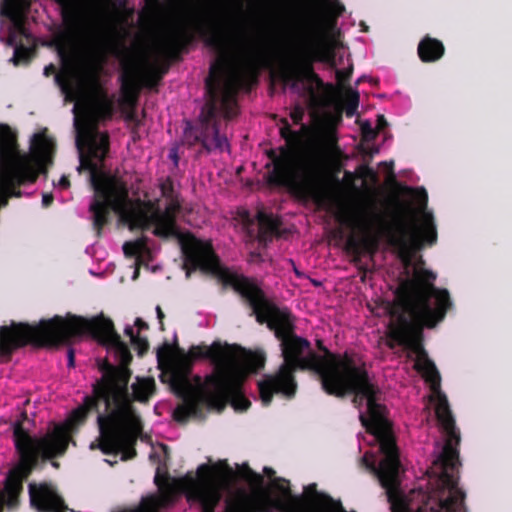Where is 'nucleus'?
I'll return each instance as SVG.
<instances>
[{
    "label": "nucleus",
    "instance_id": "22",
    "mask_svg": "<svg viewBox=\"0 0 512 512\" xmlns=\"http://www.w3.org/2000/svg\"><path fill=\"white\" fill-rule=\"evenodd\" d=\"M417 53L420 60L424 63L436 62L443 57L445 47L440 40L426 35L419 42Z\"/></svg>",
    "mask_w": 512,
    "mask_h": 512
},
{
    "label": "nucleus",
    "instance_id": "14",
    "mask_svg": "<svg viewBox=\"0 0 512 512\" xmlns=\"http://www.w3.org/2000/svg\"><path fill=\"white\" fill-rule=\"evenodd\" d=\"M168 65L164 68L150 67L142 71L138 62L132 58L121 59V93L131 105H135L138 95L143 87L154 88L167 72Z\"/></svg>",
    "mask_w": 512,
    "mask_h": 512
},
{
    "label": "nucleus",
    "instance_id": "13",
    "mask_svg": "<svg viewBox=\"0 0 512 512\" xmlns=\"http://www.w3.org/2000/svg\"><path fill=\"white\" fill-rule=\"evenodd\" d=\"M56 1L64 6L62 17L65 28L54 35L52 43L60 59L67 62L76 49L80 35L95 38L98 32L95 22L82 6L69 0Z\"/></svg>",
    "mask_w": 512,
    "mask_h": 512
},
{
    "label": "nucleus",
    "instance_id": "9",
    "mask_svg": "<svg viewBox=\"0 0 512 512\" xmlns=\"http://www.w3.org/2000/svg\"><path fill=\"white\" fill-rule=\"evenodd\" d=\"M394 203L393 223L384 228V235L388 244L397 251L399 259L408 267L425 244L432 246L436 243V225L433 214L426 210L422 213L419 226L414 221L407 222V216L412 213L411 206L399 199H395Z\"/></svg>",
    "mask_w": 512,
    "mask_h": 512
},
{
    "label": "nucleus",
    "instance_id": "47",
    "mask_svg": "<svg viewBox=\"0 0 512 512\" xmlns=\"http://www.w3.org/2000/svg\"><path fill=\"white\" fill-rule=\"evenodd\" d=\"M124 333L130 337L131 342L133 341V338L138 336V334L134 333L133 327L129 325L125 327Z\"/></svg>",
    "mask_w": 512,
    "mask_h": 512
},
{
    "label": "nucleus",
    "instance_id": "50",
    "mask_svg": "<svg viewBox=\"0 0 512 512\" xmlns=\"http://www.w3.org/2000/svg\"><path fill=\"white\" fill-rule=\"evenodd\" d=\"M171 1L175 4L182 5V4H186L188 0H171Z\"/></svg>",
    "mask_w": 512,
    "mask_h": 512
},
{
    "label": "nucleus",
    "instance_id": "51",
    "mask_svg": "<svg viewBox=\"0 0 512 512\" xmlns=\"http://www.w3.org/2000/svg\"><path fill=\"white\" fill-rule=\"evenodd\" d=\"M114 54L119 57L120 55H124V51H122L118 48H115Z\"/></svg>",
    "mask_w": 512,
    "mask_h": 512
},
{
    "label": "nucleus",
    "instance_id": "6",
    "mask_svg": "<svg viewBox=\"0 0 512 512\" xmlns=\"http://www.w3.org/2000/svg\"><path fill=\"white\" fill-rule=\"evenodd\" d=\"M429 384L435 402V415L445 435L442 452L434 461L439 468L434 487L416 512H467L465 492L459 488L458 468L461 465L458 446L460 431L449 406L447 396L441 391V376L437 367H413Z\"/></svg>",
    "mask_w": 512,
    "mask_h": 512
},
{
    "label": "nucleus",
    "instance_id": "31",
    "mask_svg": "<svg viewBox=\"0 0 512 512\" xmlns=\"http://www.w3.org/2000/svg\"><path fill=\"white\" fill-rule=\"evenodd\" d=\"M239 477L243 480L249 481L250 483H254L257 485H261L263 483V477L254 472L248 464L244 463L238 468Z\"/></svg>",
    "mask_w": 512,
    "mask_h": 512
},
{
    "label": "nucleus",
    "instance_id": "19",
    "mask_svg": "<svg viewBox=\"0 0 512 512\" xmlns=\"http://www.w3.org/2000/svg\"><path fill=\"white\" fill-rule=\"evenodd\" d=\"M194 41V35L186 28H177L161 40L160 52L168 60H178L180 55L187 50V47Z\"/></svg>",
    "mask_w": 512,
    "mask_h": 512
},
{
    "label": "nucleus",
    "instance_id": "2",
    "mask_svg": "<svg viewBox=\"0 0 512 512\" xmlns=\"http://www.w3.org/2000/svg\"><path fill=\"white\" fill-rule=\"evenodd\" d=\"M186 275L197 269L216 276L225 286H231L252 309L256 320L266 324L280 342L283 363L273 374L264 375L258 382L261 402L269 406L274 394L291 399L297 391L296 371H311L318 366V354L306 338L295 333V317L287 307H279L269 299L259 283L244 275H237L220 265L212 243L193 239L182 248Z\"/></svg>",
    "mask_w": 512,
    "mask_h": 512
},
{
    "label": "nucleus",
    "instance_id": "42",
    "mask_svg": "<svg viewBox=\"0 0 512 512\" xmlns=\"http://www.w3.org/2000/svg\"><path fill=\"white\" fill-rule=\"evenodd\" d=\"M68 367L73 368L75 366V353L72 348L67 351Z\"/></svg>",
    "mask_w": 512,
    "mask_h": 512
},
{
    "label": "nucleus",
    "instance_id": "52",
    "mask_svg": "<svg viewBox=\"0 0 512 512\" xmlns=\"http://www.w3.org/2000/svg\"><path fill=\"white\" fill-rule=\"evenodd\" d=\"M365 80V76H362L360 77L357 82H356V85L360 84L361 82H363Z\"/></svg>",
    "mask_w": 512,
    "mask_h": 512
},
{
    "label": "nucleus",
    "instance_id": "53",
    "mask_svg": "<svg viewBox=\"0 0 512 512\" xmlns=\"http://www.w3.org/2000/svg\"><path fill=\"white\" fill-rule=\"evenodd\" d=\"M52 465H53L54 467H56V468H58V467H59V463H58V462H55V461H53V462H52Z\"/></svg>",
    "mask_w": 512,
    "mask_h": 512
},
{
    "label": "nucleus",
    "instance_id": "8",
    "mask_svg": "<svg viewBox=\"0 0 512 512\" xmlns=\"http://www.w3.org/2000/svg\"><path fill=\"white\" fill-rule=\"evenodd\" d=\"M305 46L292 60L285 62L279 69V79L291 88H296L301 82L323 86V81L314 71V62L336 67L335 53L331 46L317 41L320 33V17L316 9L309 8L304 18Z\"/></svg>",
    "mask_w": 512,
    "mask_h": 512
},
{
    "label": "nucleus",
    "instance_id": "23",
    "mask_svg": "<svg viewBox=\"0 0 512 512\" xmlns=\"http://www.w3.org/2000/svg\"><path fill=\"white\" fill-rule=\"evenodd\" d=\"M304 491L307 495L318 498L313 501L310 507L306 506L307 509L320 507L326 512H347L339 500L335 501L331 496L327 494H319L317 492V485L315 483L307 485L304 488Z\"/></svg>",
    "mask_w": 512,
    "mask_h": 512
},
{
    "label": "nucleus",
    "instance_id": "16",
    "mask_svg": "<svg viewBox=\"0 0 512 512\" xmlns=\"http://www.w3.org/2000/svg\"><path fill=\"white\" fill-rule=\"evenodd\" d=\"M273 491L277 494L272 497L268 493L257 495L269 507V512L278 509L281 512H326L320 507L307 509L302 496L292 494L290 482L281 477H275L271 482Z\"/></svg>",
    "mask_w": 512,
    "mask_h": 512
},
{
    "label": "nucleus",
    "instance_id": "35",
    "mask_svg": "<svg viewBox=\"0 0 512 512\" xmlns=\"http://www.w3.org/2000/svg\"><path fill=\"white\" fill-rule=\"evenodd\" d=\"M131 343L137 350L139 356L144 355L149 349V343L145 337H140L138 335L137 337L133 338Z\"/></svg>",
    "mask_w": 512,
    "mask_h": 512
},
{
    "label": "nucleus",
    "instance_id": "25",
    "mask_svg": "<svg viewBox=\"0 0 512 512\" xmlns=\"http://www.w3.org/2000/svg\"><path fill=\"white\" fill-rule=\"evenodd\" d=\"M378 244L379 240L376 236L365 237L362 240L350 236L346 242L348 251L352 252L357 258H359L362 253L373 255L378 249Z\"/></svg>",
    "mask_w": 512,
    "mask_h": 512
},
{
    "label": "nucleus",
    "instance_id": "20",
    "mask_svg": "<svg viewBox=\"0 0 512 512\" xmlns=\"http://www.w3.org/2000/svg\"><path fill=\"white\" fill-rule=\"evenodd\" d=\"M224 512H269V507L257 495L241 491L226 501Z\"/></svg>",
    "mask_w": 512,
    "mask_h": 512
},
{
    "label": "nucleus",
    "instance_id": "40",
    "mask_svg": "<svg viewBox=\"0 0 512 512\" xmlns=\"http://www.w3.org/2000/svg\"><path fill=\"white\" fill-rule=\"evenodd\" d=\"M388 126V123H387V120L386 118L384 117V115H378L377 116V125H376V130L379 132V131H382L384 130L386 127Z\"/></svg>",
    "mask_w": 512,
    "mask_h": 512
},
{
    "label": "nucleus",
    "instance_id": "11",
    "mask_svg": "<svg viewBox=\"0 0 512 512\" xmlns=\"http://www.w3.org/2000/svg\"><path fill=\"white\" fill-rule=\"evenodd\" d=\"M322 389L328 395L337 398H344L352 394V402L357 408L362 407L366 401L369 415V418H366L368 424L373 422L374 426H381V419L385 412V406L378 402L381 391L378 385L371 381L362 359L337 377L326 381Z\"/></svg>",
    "mask_w": 512,
    "mask_h": 512
},
{
    "label": "nucleus",
    "instance_id": "24",
    "mask_svg": "<svg viewBox=\"0 0 512 512\" xmlns=\"http://www.w3.org/2000/svg\"><path fill=\"white\" fill-rule=\"evenodd\" d=\"M258 222V241L266 243L271 241L272 237L278 233L280 221L274 218L272 214H268L263 210H259L256 214Z\"/></svg>",
    "mask_w": 512,
    "mask_h": 512
},
{
    "label": "nucleus",
    "instance_id": "12",
    "mask_svg": "<svg viewBox=\"0 0 512 512\" xmlns=\"http://www.w3.org/2000/svg\"><path fill=\"white\" fill-rule=\"evenodd\" d=\"M360 420L366 430L376 436L380 451L384 455L378 466L374 461L366 462V465L378 478L381 486L386 490L389 499H391L399 486L400 461L395 439L387 427L384 415L379 427L374 426L373 422L368 424L363 414H360Z\"/></svg>",
    "mask_w": 512,
    "mask_h": 512
},
{
    "label": "nucleus",
    "instance_id": "37",
    "mask_svg": "<svg viewBox=\"0 0 512 512\" xmlns=\"http://www.w3.org/2000/svg\"><path fill=\"white\" fill-rule=\"evenodd\" d=\"M404 190L407 191L408 193H414L416 192L418 194V200L419 202H421V204L426 207L427 205V201H428V196H427V192L425 191L424 188H421L419 190H414L408 186H405L404 187Z\"/></svg>",
    "mask_w": 512,
    "mask_h": 512
},
{
    "label": "nucleus",
    "instance_id": "17",
    "mask_svg": "<svg viewBox=\"0 0 512 512\" xmlns=\"http://www.w3.org/2000/svg\"><path fill=\"white\" fill-rule=\"evenodd\" d=\"M316 345L323 352V355L318 354V366L311 368V371L319 376L321 386L361 360V357L356 353L345 351L343 354H337L331 352L322 340H317Z\"/></svg>",
    "mask_w": 512,
    "mask_h": 512
},
{
    "label": "nucleus",
    "instance_id": "38",
    "mask_svg": "<svg viewBox=\"0 0 512 512\" xmlns=\"http://www.w3.org/2000/svg\"><path fill=\"white\" fill-rule=\"evenodd\" d=\"M290 117L294 124H300L304 117V109L297 105L290 113Z\"/></svg>",
    "mask_w": 512,
    "mask_h": 512
},
{
    "label": "nucleus",
    "instance_id": "27",
    "mask_svg": "<svg viewBox=\"0 0 512 512\" xmlns=\"http://www.w3.org/2000/svg\"><path fill=\"white\" fill-rule=\"evenodd\" d=\"M55 75V82L61 88L64 93H70L72 90V84L70 81V77L67 73H57L56 66L54 64H49L44 68V75L50 76Z\"/></svg>",
    "mask_w": 512,
    "mask_h": 512
},
{
    "label": "nucleus",
    "instance_id": "44",
    "mask_svg": "<svg viewBox=\"0 0 512 512\" xmlns=\"http://www.w3.org/2000/svg\"><path fill=\"white\" fill-rule=\"evenodd\" d=\"M58 186L61 187L62 189H67L70 187V180L67 176L63 175L59 182H58Z\"/></svg>",
    "mask_w": 512,
    "mask_h": 512
},
{
    "label": "nucleus",
    "instance_id": "32",
    "mask_svg": "<svg viewBox=\"0 0 512 512\" xmlns=\"http://www.w3.org/2000/svg\"><path fill=\"white\" fill-rule=\"evenodd\" d=\"M282 123L283 126L280 128V135L283 139L286 140V146L292 147V144L299 140V134L298 132L291 129L290 124L286 119H283Z\"/></svg>",
    "mask_w": 512,
    "mask_h": 512
},
{
    "label": "nucleus",
    "instance_id": "34",
    "mask_svg": "<svg viewBox=\"0 0 512 512\" xmlns=\"http://www.w3.org/2000/svg\"><path fill=\"white\" fill-rule=\"evenodd\" d=\"M361 133L365 141H373L376 139L378 131L374 129L368 121H366L361 124Z\"/></svg>",
    "mask_w": 512,
    "mask_h": 512
},
{
    "label": "nucleus",
    "instance_id": "43",
    "mask_svg": "<svg viewBox=\"0 0 512 512\" xmlns=\"http://www.w3.org/2000/svg\"><path fill=\"white\" fill-rule=\"evenodd\" d=\"M156 312H157V318H158V320H159V324H160V329H161L162 331H164V330H165V328H164V322H163V319H164L165 315H164V313H163V311H162V309H161V307H160V306H157V307H156Z\"/></svg>",
    "mask_w": 512,
    "mask_h": 512
},
{
    "label": "nucleus",
    "instance_id": "1",
    "mask_svg": "<svg viewBox=\"0 0 512 512\" xmlns=\"http://www.w3.org/2000/svg\"><path fill=\"white\" fill-rule=\"evenodd\" d=\"M8 328L11 332L7 341L13 346V352L27 344L37 348H55L70 343L74 338L89 335L114 354L118 366L108 361L99 366L101 378L92 385L91 395L85 396L83 403L71 412L68 422L71 427H77L86 421L90 413L96 412L99 428L97 447L101 452L105 455L121 453L122 461L135 458V446L143 431V423L133 401L148 402L156 392V383L152 377H137L131 386L132 393L129 392L132 354L112 320L103 314L88 319L68 313L66 317L55 315L35 325L12 321Z\"/></svg>",
    "mask_w": 512,
    "mask_h": 512
},
{
    "label": "nucleus",
    "instance_id": "29",
    "mask_svg": "<svg viewBox=\"0 0 512 512\" xmlns=\"http://www.w3.org/2000/svg\"><path fill=\"white\" fill-rule=\"evenodd\" d=\"M347 97H346V107H345V113L347 117H353L355 113L357 112L359 102H360V95L358 91L352 90L350 87L346 88Z\"/></svg>",
    "mask_w": 512,
    "mask_h": 512
},
{
    "label": "nucleus",
    "instance_id": "18",
    "mask_svg": "<svg viewBox=\"0 0 512 512\" xmlns=\"http://www.w3.org/2000/svg\"><path fill=\"white\" fill-rule=\"evenodd\" d=\"M30 505L37 512H75L69 509L56 488L47 482L28 485Z\"/></svg>",
    "mask_w": 512,
    "mask_h": 512
},
{
    "label": "nucleus",
    "instance_id": "55",
    "mask_svg": "<svg viewBox=\"0 0 512 512\" xmlns=\"http://www.w3.org/2000/svg\"><path fill=\"white\" fill-rule=\"evenodd\" d=\"M94 448H95V444H94V443H92V444H91V449H94Z\"/></svg>",
    "mask_w": 512,
    "mask_h": 512
},
{
    "label": "nucleus",
    "instance_id": "41",
    "mask_svg": "<svg viewBox=\"0 0 512 512\" xmlns=\"http://www.w3.org/2000/svg\"><path fill=\"white\" fill-rule=\"evenodd\" d=\"M54 201V197L51 193L43 194L42 197V205L44 207H49Z\"/></svg>",
    "mask_w": 512,
    "mask_h": 512
},
{
    "label": "nucleus",
    "instance_id": "39",
    "mask_svg": "<svg viewBox=\"0 0 512 512\" xmlns=\"http://www.w3.org/2000/svg\"><path fill=\"white\" fill-rule=\"evenodd\" d=\"M169 159H171L174 163V166L177 167L179 163V155H178V147L174 146L169 150L168 154Z\"/></svg>",
    "mask_w": 512,
    "mask_h": 512
},
{
    "label": "nucleus",
    "instance_id": "7",
    "mask_svg": "<svg viewBox=\"0 0 512 512\" xmlns=\"http://www.w3.org/2000/svg\"><path fill=\"white\" fill-rule=\"evenodd\" d=\"M271 163L265 168L269 186L285 188L299 198L320 200L325 195V166L318 156H304L294 147L281 146L279 154L267 151Z\"/></svg>",
    "mask_w": 512,
    "mask_h": 512
},
{
    "label": "nucleus",
    "instance_id": "15",
    "mask_svg": "<svg viewBox=\"0 0 512 512\" xmlns=\"http://www.w3.org/2000/svg\"><path fill=\"white\" fill-rule=\"evenodd\" d=\"M30 9V0H4L2 12L10 19L14 31L9 35V44L14 46L13 61L16 65L20 63H27L32 55V48L17 44L15 32L28 37L25 22L27 13Z\"/></svg>",
    "mask_w": 512,
    "mask_h": 512
},
{
    "label": "nucleus",
    "instance_id": "36",
    "mask_svg": "<svg viewBox=\"0 0 512 512\" xmlns=\"http://www.w3.org/2000/svg\"><path fill=\"white\" fill-rule=\"evenodd\" d=\"M207 44L216 49H222L225 46V39L220 33L213 32L207 38Z\"/></svg>",
    "mask_w": 512,
    "mask_h": 512
},
{
    "label": "nucleus",
    "instance_id": "49",
    "mask_svg": "<svg viewBox=\"0 0 512 512\" xmlns=\"http://www.w3.org/2000/svg\"><path fill=\"white\" fill-rule=\"evenodd\" d=\"M264 473L268 476V477H274L275 475V471L271 468V467H265L264 468Z\"/></svg>",
    "mask_w": 512,
    "mask_h": 512
},
{
    "label": "nucleus",
    "instance_id": "48",
    "mask_svg": "<svg viewBox=\"0 0 512 512\" xmlns=\"http://www.w3.org/2000/svg\"><path fill=\"white\" fill-rule=\"evenodd\" d=\"M362 170H363L364 177L374 176V171L371 168H369L368 166H363Z\"/></svg>",
    "mask_w": 512,
    "mask_h": 512
},
{
    "label": "nucleus",
    "instance_id": "4",
    "mask_svg": "<svg viewBox=\"0 0 512 512\" xmlns=\"http://www.w3.org/2000/svg\"><path fill=\"white\" fill-rule=\"evenodd\" d=\"M93 188L95 195L90 204V211L98 236L108 223L110 210L118 214L130 230L147 231L153 226L152 233L162 239L179 234L177 214L181 210V203L170 177L159 185L161 196L167 200L164 209L160 208L159 200L130 199L126 183L115 177L101 179Z\"/></svg>",
    "mask_w": 512,
    "mask_h": 512
},
{
    "label": "nucleus",
    "instance_id": "28",
    "mask_svg": "<svg viewBox=\"0 0 512 512\" xmlns=\"http://www.w3.org/2000/svg\"><path fill=\"white\" fill-rule=\"evenodd\" d=\"M265 356L258 352H246L243 349V362L251 369L257 371L264 367Z\"/></svg>",
    "mask_w": 512,
    "mask_h": 512
},
{
    "label": "nucleus",
    "instance_id": "26",
    "mask_svg": "<svg viewBox=\"0 0 512 512\" xmlns=\"http://www.w3.org/2000/svg\"><path fill=\"white\" fill-rule=\"evenodd\" d=\"M148 251V238L146 236H141L134 241H127L123 244V253L128 258H139L142 253Z\"/></svg>",
    "mask_w": 512,
    "mask_h": 512
},
{
    "label": "nucleus",
    "instance_id": "21",
    "mask_svg": "<svg viewBox=\"0 0 512 512\" xmlns=\"http://www.w3.org/2000/svg\"><path fill=\"white\" fill-rule=\"evenodd\" d=\"M232 0H197L194 12L201 25L223 14L231 6Z\"/></svg>",
    "mask_w": 512,
    "mask_h": 512
},
{
    "label": "nucleus",
    "instance_id": "5",
    "mask_svg": "<svg viewBox=\"0 0 512 512\" xmlns=\"http://www.w3.org/2000/svg\"><path fill=\"white\" fill-rule=\"evenodd\" d=\"M266 62L260 53L250 55L244 62L243 73H226L222 66L213 64L205 80L207 100L202 106L195 123L185 122L182 136L188 147L200 145L198 152L210 154L213 151H229L225 135L220 134V118L231 120L238 115L237 94L246 82V75L257 79L260 66Z\"/></svg>",
    "mask_w": 512,
    "mask_h": 512
},
{
    "label": "nucleus",
    "instance_id": "33",
    "mask_svg": "<svg viewBox=\"0 0 512 512\" xmlns=\"http://www.w3.org/2000/svg\"><path fill=\"white\" fill-rule=\"evenodd\" d=\"M353 74V65L351 64L349 67L343 70H336V79L338 84L343 87H345V84L349 82L350 78Z\"/></svg>",
    "mask_w": 512,
    "mask_h": 512
},
{
    "label": "nucleus",
    "instance_id": "45",
    "mask_svg": "<svg viewBox=\"0 0 512 512\" xmlns=\"http://www.w3.org/2000/svg\"><path fill=\"white\" fill-rule=\"evenodd\" d=\"M126 119L128 121H131L133 123H135V126L138 127L140 126L141 124V121L138 119L137 115L135 112H130L127 116H126Z\"/></svg>",
    "mask_w": 512,
    "mask_h": 512
},
{
    "label": "nucleus",
    "instance_id": "10",
    "mask_svg": "<svg viewBox=\"0 0 512 512\" xmlns=\"http://www.w3.org/2000/svg\"><path fill=\"white\" fill-rule=\"evenodd\" d=\"M114 112V98L103 90L94 93L85 110L86 120L91 127V131L88 133L85 142L77 139L76 144L80 157L79 170L90 172L92 186L100 180L98 178V164L104 161L110 147L108 133H99L97 128L100 123L111 120Z\"/></svg>",
    "mask_w": 512,
    "mask_h": 512
},
{
    "label": "nucleus",
    "instance_id": "30",
    "mask_svg": "<svg viewBox=\"0 0 512 512\" xmlns=\"http://www.w3.org/2000/svg\"><path fill=\"white\" fill-rule=\"evenodd\" d=\"M11 332L8 326L4 325L0 328V357L5 358L6 361L11 359L13 354V346H10L7 341L8 333Z\"/></svg>",
    "mask_w": 512,
    "mask_h": 512
},
{
    "label": "nucleus",
    "instance_id": "46",
    "mask_svg": "<svg viewBox=\"0 0 512 512\" xmlns=\"http://www.w3.org/2000/svg\"><path fill=\"white\" fill-rule=\"evenodd\" d=\"M135 326L139 330H147L149 328L148 324L145 321H143L141 318H137L135 320Z\"/></svg>",
    "mask_w": 512,
    "mask_h": 512
},
{
    "label": "nucleus",
    "instance_id": "3",
    "mask_svg": "<svg viewBox=\"0 0 512 512\" xmlns=\"http://www.w3.org/2000/svg\"><path fill=\"white\" fill-rule=\"evenodd\" d=\"M235 348L238 346L213 342L210 347L191 346L187 353L176 346L173 353L165 343L157 350L161 382L182 399L173 411L176 422L185 424L197 416L203 402L218 409L230 402L236 411L248 410L251 402L242 391L246 371L237 364Z\"/></svg>",
    "mask_w": 512,
    "mask_h": 512
},
{
    "label": "nucleus",
    "instance_id": "54",
    "mask_svg": "<svg viewBox=\"0 0 512 512\" xmlns=\"http://www.w3.org/2000/svg\"><path fill=\"white\" fill-rule=\"evenodd\" d=\"M195 380L199 383L201 379H200V377H199V376H196V377H195Z\"/></svg>",
    "mask_w": 512,
    "mask_h": 512
}]
</instances>
